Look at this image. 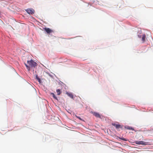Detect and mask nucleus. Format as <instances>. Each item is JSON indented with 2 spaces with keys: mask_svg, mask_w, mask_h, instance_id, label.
Returning a JSON list of instances; mask_svg holds the SVG:
<instances>
[{
  "mask_svg": "<svg viewBox=\"0 0 153 153\" xmlns=\"http://www.w3.org/2000/svg\"><path fill=\"white\" fill-rule=\"evenodd\" d=\"M27 63L29 65V66L30 68H35L37 66V63L35 62L32 59H31L30 60H28L27 61Z\"/></svg>",
  "mask_w": 153,
  "mask_h": 153,
  "instance_id": "1",
  "label": "nucleus"
},
{
  "mask_svg": "<svg viewBox=\"0 0 153 153\" xmlns=\"http://www.w3.org/2000/svg\"><path fill=\"white\" fill-rule=\"evenodd\" d=\"M134 143L137 145H146L148 144V142L142 141H135Z\"/></svg>",
  "mask_w": 153,
  "mask_h": 153,
  "instance_id": "2",
  "label": "nucleus"
},
{
  "mask_svg": "<svg viewBox=\"0 0 153 153\" xmlns=\"http://www.w3.org/2000/svg\"><path fill=\"white\" fill-rule=\"evenodd\" d=\"M26 12L29 14H33L34 13L35 11L32 9H28L26 10Z\"/></svg>",
  "mask_w": 153,
  "mask_h": 153,
  "instance_id": "3",
  "label": "nucleus"
},
{
  "mask_svg": "<svg viewBox=\"0 0 153 153\" xmlns=\"http://www.w3.org/2000/svg\"><path fill=\"white\" fill-rule=\"evenodd\" d=\"M92 113L93 114V115L95 117L97 118H102V116L99 113L96 112H92Z\"/></svg>",
  "mask_w": 153,
  "mask_h": 153,
  "instance_id": "4",
  "label": "nucleus"
},
{
  "mask_svg": "<svg viewBox=\"0 0 153 153\" xmlns=\"http://www.w3.org/2000/svg\"><path fill=\"white\" fill-rule=\"evenodd\" d=\"M44 29L47 33L48 34H50L53 31L52 30L48 27H45Z\"/></svg>",
  "mask_w": 153,
  "mask_h": 153,
  "instance_id": "5",
  "label": "nucleus"
},
{
  "mask_svg": "<svg viewBox=\"0 0 153 153\" xmlns=\"http://www.w3.org/2000/svg\"><path fill=\"white\" fill-rule=\"evenodd\" d=\"M112 125L113 126H115L116 127V128L117 129H118V128H122L121 126L120 125L118 124H115V123H113L112 124Z\"/></svg>",
  "mask_w": 153,
  "mask_h": 153,
  "instance_id": "6",
  "label": "nucleus"
},
{
  "mask_svg": "<svg viewBox=\"0 0 153 153\" xmlns=\"http://www.w3.org/2000/svg\"><path fill=\"white\" fill-rule=\"evenodd\" d=\"M66 94H67L71 98L73 99V98H74L73 95L72 93H69L68 92H66Z\"/></svg>",
  "mask_w": 153,
  "mask_h": 153,
  "instance_id": "7",
  "label": "nucleus"
},
{
  "mask_svg": "<svg viewBox=\"0 0 153 153\" xmlns=\"http://www.w3.org/2000/svg\"><path fill=\"white\" fill-rule=\"evenodd\" d=\"M56 92L57 93V95H59L61 93V91L59 89H57L56 90Z\"/></svg>",
  "mask_w": 153,
  "mask_h": 153,
  "instance_id": "8",
  "label": "nucleus"
},
{
  "mask_svg": "<svg viewBox=\"0 0 153 153\" xmlns=\"http://www.w3.org/2000/svg\"><path fill=\"white\" fill-rule=\"evenodd\" d=\"M36 79L38 80V81L39 82V83H41V81L40 79L38 76L37 75H36Z\"/></svg>",
  "mask_w": 153,
  "mask_h": 153,
  "instance_id": "9",
  "label": "nucleus"
},
{
  "mask_svg": "<svg viewBox=\"0 0 153 153\" xmlns=\"http://www.w3.org/2000/svg\"><path fill=\"white\" fill-rule=\"evenodd\" d=\"M145 38H146V35L145 34H143V36H142V41L143 42H144L145 41Z\"/></svg>",
  "mask_w": 153,
  "mask_h": 153,
  "instance_id": "10",
  "label": "nucleus"
},
{
  "mask_svg": "<svg viewBox=\"0 0 153 153\" xmlns=\"http://www.w3.org/2000/svg\"><path fill=\"white\" fill-rule=\"evenodd\" d=\"M25 65L28 71H29L30 70V67L29 65H28L26 63H25Z\"/></svg>",
  "mask_w": 153,
  "mask_h": 153,
  "instance_id": "11",
  "label": "nucleus"
},
{
  "mask_svg": "<svg viewBox=\"0 0 153 153\" xmlns=\"http://www.w3.org/2000/svg\"><path fill=\"white\" fill-rule=\"evenodd\" d=\"M51 94L52 95L54 99H56L57 100V99L56 97V96L54 94V93H51Z\"/></svg>",
  "mask_w": 153,
  "mask_h": 153,
  "instance_id": "12",
  "label": "nucleus"
},
{
  "mask_svg": "<svg viewBox=\"0 0 153 153\" xmlns=\"http://www.w3.org/2000/svg\"><path fill=\"white\" fill-rule=\"evenodd\" d=\"M120 139L126 141L127 140L125 139L124 138H120Z\"/></svg>",
  "mask_w": 153,
  "mask_h": 153,
  "instance_id": "13",
  "label": "nucleus"
},
{
  "mask_svg": "<svg viewBox=\"0 0 153 153\" xmlns=\"http://www.w3.org/2000/svg\"><path fill=\"white\" fill-rule=\"evenodd\" d=\"M76 117L78 118V119H79L81 120H82L79 117V116H76Z\"/></svg>",
  "mask_w": 153,
  "mask_h": 153,
  "instance_id": "14",
  "label": "nucleus"
},
{
  "mask_svg": "<svg viewBox=\"0 0 153 153\" xmlns=\"http://www.w3.org/2000/svg\"><path fill=\"white\" fill-rule=\"evenodd\" d=\"M129 129H131V130H134V129L133 128H129Z\"/></svg>",
  "mask_w": 153,
  "mask_h": 153,
  "instance_id": "15",
  "label": "nucleus"
},
{
  "mask_svg": "<svg viewBox=\"0 0 153 153\" xmlns=\"http://www.w3.org/2000/svg\"><path fill=\"white\" fill-rule=\"evenodd\" d=\"M1 13L0 12V17H1Z\"/></svg>",
  "mask_w": 153,
  "mask_h": 153,
  "instance_id": "16",
  "label": "nucleus"
}]
</instances>
